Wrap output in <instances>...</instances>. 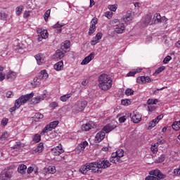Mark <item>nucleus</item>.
Wrapping results in <instances>:
<instances>
[{
  "label": "nucleus",
  "instance_id": "f257e3e1",
  "mask_svg": "<svg viewBox=\"0 0 180 180\" xmlns=\"http://www.w3.org/2000/svg\"><path fill=\"white\" fill-rule=\"evenodd\" d=\"M112 164L109 162V160L105 159H101L97 160V162L86 163L83 165L79 168V172L83 174V175H86L88 171H91L94 174H101L102 169L109 168Z\"/></svg>",
  "mask_w": 180,
  "mask_h": 180
},
{
  "label": "nucleus",
  "instance_id": "f03ea898",
  "mask_svg": "<svg viewBox=\"0 0 180 180\" xmlns=\"http://www.w3.org/2000/svg\"><path fill=\"white\" fill-rule=\"evenodd\" d=\"M98 81L99 89H101V91H103L104 92L109 91V89L112 88V85H113L112 77L105 73L98 77Z\"/></svg>",
  "mask_w": 180,
  "mask_h": 180
},
{
  "label": "nucleus",
  "instance_id": "7ed1b4c3",
  "mask_svg": "<svg viewBox=\"0 0 180 180\" xmlns=\"http://www.w3.org/2000/svg\"><path fill=\"white\" fill-rule=\"evenodd\" d=\"M34 96V94L33 93L21 96L18 99L15 101L14 106L10 108V112H15L16 109H19L20 106H22V105H25V103L28 102V101H30V99H32Z\"/></svg>",
  "mask_w": 180,
  "mask_h": 180
},
{
  "label": "nucleus",
  "instance_id": "20e7f679",
  "mask_svg": "<svg viewBox=\"0 0 180 180\" xmlns=\"http://www.w3.org/2000/svg\"><path fill=\"white\" fill-rule=\"evenodd\" d=\"M88 102L86 101H78L72 107V112L75 113H79L84 112L85 108H86Z\"/></svg>",
  "mask_w": 180,
  "mask_h": 180
},
{
  "label": "nucleus",
  "instance_id": "39448f33",
  "mask_svg": "<svg viewBox=\"0 0 180 180\" xmlns=\"http://www.w3.org/2000/svg\"><path fill=\"white\" fill-rule=\"evenodd\" d=\"M96 25H98V18L96 17L93 18L90 22L89 29L88 34L89 36H92L95 32H96Z\"/></svg>",
  "mask_w": 180,
  "mask_h": 180
},
{
  "label": "nucleus",
  "instance_id": "423d86ee",
  "mask_svg": "<svg viewBox=\"0 0 180 180\" xmlns=\"http://www.w3.org/2000/svg\"><path fill=\"white\" fill-rule=\"evenodd\" d=\"M37 33L38 34L39 41H41L43 39H47L49 37V32L47 31V30L37 28Z\"/></svg>",
  "mask_w": 180,
  "mask_h": 180
},
{
  "label": "nucleus",
  "instance_id": "0eeeda50",
  "mask_svg": "<svg viewBox=\"0 0 180 180\" xmlns=\"http://www.w3.org/2000/svg\"><path fill=\"white\" fill-rule=\"evenodd\" d=\"M133 123H140L141 122V114L139 111L135 110L130 115Z\"/></svg>",
  "mask_w": 180,
  "mask_h": 180
},
{
  "label": "nucleus",
  "instance_id": "6e6552de",
  "mask_svg": "<svg viewBox=\"0 0 180 180\" xmlns=\"http://www.w3.org/2000/svg\"><path fill=\"white\" fill-rule=\"evenodd\" d=\"M149 175H153V176L158 178L159 180L164 179V178L166 176L165 174H162L158 169L150 171Z\"/></svg>",
  "mask_w": 180,
  "mask_h": 180
},
{
  "label": "nucleus",
  "instance_id": "1a4fd4ad",
  "mask_svg": "<svg viewBox=\"0 0 180 180\" xmlns=\"http://www.w3.org/2000/svg\"><path fill=\"white\" fill-rule=\"evenodd\" d=\"M51 151L53 155H61V154L64 153V149L61 143L56 147L52 148Z\"/></svg>",
  "mask_w": 180,
  "mask_h": 180
},
{
  "label": "nucleus",
  "instance_id": "9d476101",
  "mask_svg": "<svg viewBox=\"0 0 180 180\" xmlns=\"http://www.w3.org/2000/svg\"><path fill=\"white\" fill-rule=\"evenodd\" d=\"M137 84H141V85L147 83L151 82V79L148 76H140L136 79Z\"/></svg>",
  "mask_w": 180,
  "mask_h": 180
},
{
  "label": "nucleus",
  "instance_id": "9b49d317",
  "mask_svg": "<svg viewBox=\"0 0 180 180\" xmlns=\"http://www.w3.org/2000/svg\"><path fill=\"white\" fill-rule=\"evenodd\" d=\"M95 58V53L92 52L89 56L85 57L81 63L82 65H86V64H89L92 60Z\"/></svg>",
  "mask_w": 180,
  "mask_h": 180
},
{
  "label": "nucleus",
  "instance_id": "f8f14e48",
  "mask_svg": "<svg viewBox=\"0 0 180 180\" xmlns=\"http://www.w3.org/2000/svg\"><path fill=\"white\" fill-rule=\"evenodd\" d=\"M153 19L155 21H157L158 23H167L168 19L165 17H161L160 13H155L153 16Z\"/></svg>",
  "mask_w": 180,
  "mask_h": 180
},
{
  "label": "nucleus",
  "instance_id": "ddd939ff",
  "mask_svg": "<svg viewBox=\"0 0 180 180\" xmlns=\"http://www.w3.org/2000/svg\"><path fill=\"white\" fill-rule=\"evenodd\" d=\"M35 59L39 65H43L46 63V59H44V55L41 53H38L35 56Z\"/></svg>",
  "mask_w": 180,
  "mask_h": 180
},
{
  "label": "nucleus",
  "instance_id": "4468645a",
  "mask_svg": "<svg viewBox=\"0 0 180 180\" xmlns=\"http://www.w3.org/2000/svg\"><path fill=\"white\" fill-rule=\"evenodd\" d=\"M45 98H46L45 94L34 97L31 101V102H32L31 105H37V103H40V102H41V101H44Z\"/></svg>",
  "mask_w": 180,
  "mask_h": 180
},
{
  "label": "nucleus",
  "instance_id": "2eb2a0df",
  "mask_svg": "<svg viewBox=\"0 0 180 180\" xmlns=\"http://www.w3.org/2000/svg\"><path fill=\"white\" fill-rule=\"evenodd\" d=\"M44 148V146L43 143H39L37 148L32 150V154H40V153L43 152V150Z\"/></svg>",
  "mask_w": 180,
  "mask_h": 180
},
{
  "label": "nucleus",
  "instance_id": "dca6fc26",
  "mask_svg": "<svg viewBox=\"0 0 180 180\" xmlns=\"http://www.w3.org/2000/svg\"><path fill=\"white\" fill-rule=\"evenodd\" d=\"M38 78L41 81H46V79L49 78V73H47V70H41L39 75H38Z\"/></svg>",
  "mask_w": 180,
  "mask_h": 180
},
{
  "label": "nucleus",
  "instance_id": "f3484780",
  "mask_svg": "<svg viewBox=\"0 0 180 180\" xmlns=\"http://www.w3.org/2000/svg\"><path fill=\"white\" fill-rule=\"evenodd\" d=\"M110 161L112 162V164H120L122 162V159L115 155L113 153L111 154Z\"/></svg>",
  "mask_w": 180,
  "mask_h": 180
},
{
  "label": "nucleus",
  "instance_id": "a211bd4d",
  "mask_svg": "<svg viewBox=\"0 0 180 180\" xmlns=\"http://www.w3.org/2000/svg\"><path fill=\"white\" fill-rule=\"evenodd\" d=\"M124 30H126V27L123 23L117 25V27L115 28V32L117 34H122V33L124 32Z\"/></svg>",
  "mask_w": 180,
  "mask_h": 180
},
{
  "label": "nucleus",
  "instance_id": "6ab92c4d",
  "mask_svg": "<svg viewBox=\"0 0 180 180\" xmlns=\"http://www.w3.org/2000/svg\"><path fill=\"white\" fill-rule=\"evenodd\" d=\"M103 139H105V132H103V131H101L96 134L95 141L96 143H101Z\"/></svg>",
  "mask_w": 180,
  "mask_h": 180
},
{
  "label": "nucleus",
  "instance_id": "aec40b11",
  "mask_svg": "<svg viewBox=\"0 0 180 180\" xmlns=\"http://www.w3.org/2000/svg\"><path fill=\"white\" fill-rule=\"evenodd\" d=\"M94 126L95 122H89L82 127V130H84V131H89L91 129H94Z\"/></svg>",
  "mask_w": 180,
  "mask_h": 180
},
{
  "label": "nucleus",
  "instance_id": "412c9836",
  "mask_svg": "<svg viewBox=\"0 0 180 180\" xmlns=\"http://www.w3.org/2000/svg\"><path fill=\"white\" fill-rule=\"evenodd\" d=\"M17 74L16 72H13V71H9L6 75V78L7 79V81H13L16 77H17Z\"/></svg>",
  "mask_w": 180,
  "mask_h": 180
},
{
  "label": "nucleus",
  "instance_id": "4be33fe9",
  "mask_svg": "<svg viewBox=\"0 0 180 180\" xmlns=\"http://www.w3.org/2000/svg\"><path fill=\"white\" fill-rule=\"evenodd\" d=\"M87 146H88V141H84L83 142H82L77 146V151H79V153H82V151L85 150V148L87 147Z\"/></svg>",
  "mask_w": 180,
  "mask_h": 180
},
{
  "label": "nucleus",
  "instance_id": "5701e85b",
  "mask_svg": "<svg viewBox=\"0 0 180 180\" xmlns=\"http://www.w3.org/2000/svg\"><path fill=\"white\" fill-rule=\"evenodd\" d=\"M66 51L63 50H57L55 53L56 58H59V60H61V58H63V57L65 56Z\"/></svg>",
  "mask_w": 180,
  "mask_h": 180
},
{
  "label": "nucleus",
  "instance_id": "b1692460",
  "mask_svg": "<svg viewBox=\"0 0 180 180\" xmlns=\"http://www.w3.org/2000/svg\"><path fill=\"white\" fill-rule=\"evenodd\" d=\"M63 68H64V63H63V60H60L54 65V69L56 71H61V70H63Z\"/></svg>",
  "mask_w": 180,
  "mask_h": 180
},
{
  "label": "nucleus",
  "instance_id": "393cba45",
  "mask_svg": "<svg viewBox=\"0 0 180 180\" xmlns=\"http://www.w3.org/2000/svg\"><path fill=\"white\" fill-rule=\"evenodd\" d=\"M70 46H71V42H70L68 40H66L64 41V43L62 44L61 50L63 51H67V50L70 49Z\"/></svg>",
  "mask_w": 180,
  "mask_h": 180
},
{
  "label": "nucleus",
  "instance_id": "a878e982",
  "mask_svg": "<svg viewBox=\"0 0 180 180\" xmlns=\"http://www.w3.org/2000/svg\"><path fill=\"white\" fill-rule=\"evenodd\" d=\"M124 22L127 23V25H129V23H131V22L133 20V15L131 14L127 13L124 17Z\"/></svg>",
  "mask_w": 180,
  "mask_h": 180
},
{
  "label": "nucleus",
  "instance_id": "bb28decb",
  "mask_svg": "<svg viewBox=\"0 0 180 180\" xmlns=\"http://www.w3.org/2000/svg\"><path fill=\"white\" fill-rule=\"evenodd\" d=\"M31 84L34 88H36L37 86H40L41 80L39 79V77H34Z\"/></svg>",
  "mask_w": 180,
  "mask_h": 180
},
{
  "label": "nucleus",
  "instance_id": "cd10ccee",
  "mask_svg": "<svg viewBox=\"0 0 180 180\" xmlns=\"http://www.w3.org/2000/svg\"><path fill=\"white\" fill-rule=\"evenodd\" d=\"M115 129V127H113V126H112V124H107L105 125L102 131L105 133H110V131H112V130H114Z\"/></svg>",
  "mask_w": 180,
  "mask_h": 180
},
{
  "label": "nucleus",
  "instance_id": "c85d7f7f",
  "mask_svg": "<svg viewBox=\"0 0 180 180\" xmlns=\"http://www.w3.org/2000/svg\"><path fill=\"white\" fill-rule=\"evenodd\" d=\"M27 169V167L25 165H20L18 168V172L19 174H25L26 169Z\"/></svg>",
  "mask_w": 180,
  "mask_h": 180
},
{
  "label": "nucleus",
  "instance_id": "c756f323",
  "mask_svg": "<svg viewBox=\"0 0 180 180\" xmlns=\"http://www.w3.org/2000/svg\"><path fill=\"white\" fill-rule=\"evenodd\" d=\"M112 153H114L120 160L124 156V150H123V149H119L116 152H114Z\"/></svg>",
  "mask_w": 180,
  "mask_h": 180
},
{
  "label": "nucleus",
  "instance_id": "7c9ffc66",
  "mask_svg": "<svg viewBox=\"0 0 180 180\" xmlns=\"http://www.w3.org/2000/svg\"><path fill=\"white\" fill-rule=\"evenodd\" d=\"M71 96H72V94H65L60 97V101H61V102H67V101H68Z\"/></svg>",
  "mask_w": 180,
  "mask_h": 180
},
{
  "label": "nucleus",
  "instance_id": "2f4dec72",
  "mask_svg": "<svg viewBox=\"0 0 180 180\" xmlns=\"http://www.w3.org/2000/svg\"><path fill=\"white\" fill-rule=\"evenodd\" d=\"M63 26H64V23H60L58 22L56 24H55L53 26V29H58V33H61V32H62L61 28L63 27Z\"/></svg>",
  "mask_w": 180,
  "mask_h": 180
},
{
  "label": "nucleus",
  "instance_id": "473e14b6",
  "mask_svg": "<svg viewBox=\"0 0 180 180\" xmlns=\"http://www.w3.org/2000/svg\"><path fill=\"white\" fill-rule=\"evenodd\" d=\"M158 124V122L156 120H153L148 124V130H151V129H153V127H155V126H157Z\"/></svg>",
  "mask_w": 180,
  "mask_h": 180
},
{
  "label": "nucleus",
  "instance_id": "72a5a7b5",
  "mask_svg": "<svg viewBox=\"0 0 180 180\" xmlns=\"http://www.w3.org/2000/svg\"><path fill=\"white\" fill-rule=\"evenodd\" d=\"M56 172H57V170L54 166H49L48 168H46L47 174H56Z\"/></svg>",
  "mask_w": 180,
  "mask_h": 180
},
{
  "label": "nucleus",
  "instance_id": "f704fd0d",
  "mask_svg": "<svg viewBox=\"0 0 180 180\" xmlns=\"http://www.w3.org/2000/svg\"><path fill=\"white\" fill-rule=\"evenodd\" d=\"M150 151L153 154H157V153H158V146H157V143L152 144Z\"/></svg>",
  "mask_w": 180,
  "mask_h": 180
},
{
  "label": "nucleus",
  "instance_id": "c9c22d12",
  "mask_svg": "<svg viewBox=\"0 0 180 180\" xmlns=\"http://www.w3.org/2000/svg\"><path fill=\"white\" fill-rule=\"evenodd\" d=\"M164 161H165V155H161L158 159L155 160V162L156 164H160L161 162H164Z\"/></svg>",
  "mask_w": 180,
  "mask_h": 180
},
{
  "label": "nucleus",
  "instance_id": "e433bc0d",
  "mask_svg": "<svg viewBox=\"0 0 180 180\" xmlns=\"http://www.w3.org/2000/svg\"><path fill=\"white\" fill-rule=\"evenodd\" d=\"M58 121H53L52 122H51L49 126L51 129V130H54V129H56L57 127V126H58Z\"/></svg>",
  "mask_w": 180,
  "mask_h": 180
},
{
  "label": "nucleus",
  "instance_id": "4c0bfd02",
  "mask_svg": "<svg viewBox=\"0 0 180 180\" xmlns=\"http://www.w3.org/2000/svg\"><path fill=\"white\" fill-rule=\"evenodd\" d=\"M49 131H51V128H50L49 125L47 124L41 131L40 134L41 136H43L44 133H49Z\"/></svg>",
  "mask_w": 180,
  "mask_h": 180
},
{
  "label": "nucleus",
  "instance_id": "58836bf2",
  "mask_svg": "<svg viewBox=\"0 0 180 180\" xmlns=\"http://www.w3.org/2000/svg\"><path fill=\"white\" fill-rule=\"evenodd\" d=\"M51 13V10L48 9L44 14V19L45 22H47V20H49V18H50Z\"/></svg>",
  "mask_w": 180,
  "mask_h": 180
},
{
  "label": "nucleus",
  "instance_id": "ea45409f",
  "mask_svg": "<svg viewBox=\"0 0 180 180\" xmlns=\"http://www.w3.org/2000/svg\"><path fill=\"white\" fill-rule=\"evenodd\" d=\"M22 11H23V6H19L15 8V13L18 16H20L22 14Z\"/></svg>",
  "mask_w": 180,
  "mask_h": 180
},
{
  "label": "nucleus",
  "instance_id": "a19ab883",
  "mask_svg": "<svg viewBox=\"0 0 180 180\" xmlns=\"http://www.w3.org/2000/svg\"><path fill=\"white\" fill-rule=\"evenodd\" d=\"M40 140H41V136L39 134H36L33 137V141H34V143H39Z\"/></svg>",
  "mask_w": 180,
  "mask_h": 180
},
{
  "label": "nucleus",
  "instance_id": "79ce46f5",
  "mask_svg": "<svg viewBox=\"0 0 180 180\" xmlns=\"http://www.w3.org/2000/svg\"><path fill=\"white\" fill-rule=\"evenodd\" d=\"M43 117H44V115L40 112H37L34 116V119H35V120H40L43 119Z\"/></svg>",
  "mask_w": 180,
  "mask_h": 180
},
{
  "label": "nucleus",
  "instance_id": "37998d69",
  "mask_svg": "<svg viewBox=\"0 0 180 180\" xmlns=\"http://www.w3.org/2000/svg\"><path fill=\"white\" fill-rule=\"evenodd\" d=\"M131 103V101L129 99H124L122 100L121 104L123 105V106H129Z\"/></svg>",
  "mask_w": 180,
  "mask_h": 180
},
{
  "label": "nucleus",
  "instance_id": "c03bdc74",
  "mask_svg": "<svg viewBox=\"0 0 180 180\" xmlns=\"http://www.w3.org/2000/svg\"><path fill=\"white\" fill-rule=\"evenodd\" d=\"M134 94V91L131 89H127L125 90V95L127 96H131Z\"/></svg>",
  "mask_w": 180,
  "mask_h": 180
},
{
  "label": "nucleus",
  "instance_id": "a18cd8bd",
  "mask_svg": "<svg viewBox=\"0 0 180 180\" xmlns=\"http://www.w3.org/2000/svg\"><path fill=\"white\" fill-rule=\"evenodd\" d=\"M151 22V16L146 15L145 17V26H148V24Z\"/></svg>",
  "mask_w": 180,
  "mask_h": 180
},
{
  "label": "nucleus",
  "instance_id": "49530a36",
  "mask_svg": "<svg viewBox=\"0 0 180 180\" xmlns=\"http://www.w3.org/2000/svg\"><path fill=\"white\" fill-rule=\"evenodd\" d=\"M108 9H110V11H111V12H116V11L117 9V5H116V4L109 5Z\"/></svg>",
  "mask_w": 180,
  "mask_h": 180
},
{
  "label": "nucleus",
  "instance_id": "de8ad7c7",
  "mask_svg": "<svg viewBox=\"0 0 180 180\" xmlns=\"http://www.w3.org/2000/svg\"><path fill=\"white\" fill-rule=\"evenodd\" d=\"M8 137H9V134L8 132H3L0 139L1 141L6 140V139H8Z\"/></svg>",
  "mask_w": 180,
  "mask_h": 180
},
{
  "label": "nucleus",
  "instance_id": "09e8293b",
  "mask_svg": "<svg viewBox=\"0 0 180 180\" xmlns=\"http://www.w3.org/2000/svg\"><path fill=\"white\" fill-rule=\"evenodd\" d=\"M173 174L175 175V176H180V166L174 169Z\"/></svg>",
  "mask_w": 180,
  "mask_h": 180
},
{
  "label": "nucleus",
  "instance_id": "8fccbe9b",
  "mask_svg": "<svg viewBox=\"0 0 180 180\" xmlns=\"http://www.w3.org/2000/svg\"><path fill=\"white\" fill-rule=\"evenodd\" d=\"M172 60V57L167 56L163 60V64H168Z\"/></svg>",
  "mask_w": 180,
  "mask_h": 180
},
{
  "label": "nucleus",
  "instance_id": "3c124183",
  "mask_svg": "<svg viewBox=\"0 0 180 180\" xmlns=\"http://www.w3.org/2000/svg\"><path fill=\"white\" fill-rule=\"evenodd\" d=\"M99 43V41L96 39V37H94L91 41V46H96Z\"/></svg>",
  "mask_w": 180,
  "mask_h": 180
},
{
  "label": "nucleus",
  "instance_id": "603ef678",
  "mask_svg": "<svg viewBox=\"0 0 180 180\" xmlns=\"http://www.w3.org/2000/svg\"><path fill=\"white\" fill-rule=\"evenodd\" d=\"M164 70H165V66H160L155 70V74H160V72H162Z\"/></svg>",
  "mask_w": 180,
  "mask_h": 180
},
{
  "label": "nucleus",
  "instance_id": "864d4df0",
  "mask_svg": "<svg viewBox=\"0 0 180 180\" xmlns=\"http://www.w3.org/2000/svg\"><path fill=\"white\" fill-rule=\"evenodd\" d=\"M145 180H159V179L156 176L150 174L149 176H147L146 177Z\"/></svg>",
  "mask_w": 180,
  "mask_h": 180
},
{
  "label": "nucleus",
  "instance_id": "5fc2aeb1",
  "mask_svg": "<svg viewBox=\"0 0 180 180\" xmlns=\"http://www.w3.org/2000/svg\"><path fill=\"white\" fill-rule=\"evenodd\" d=\"M21 146L22 143H20V142H17L13 147H11V148H13V150L19 149L20 148Z\"/></svg>",
  "mask_w": 180,
  "mask_h": 180
},
{
  "label": "nucleus",
  "instance_id": "6e6d98bb",
  "mask_svg": "<svg viewBox=\"0 0 180 180\" xmlns=\"http://www.w3.org/2000/svg\"><path fill=\"white\" fill-rule=\"evenodd\" d=\"M105 16H106L108 19H110V18L113 16V13L112 11H107L105 13Z\"/></svg>",
  "mask_w": 180,
  "mask_h": 180
},
{
  "label": "nucleus",
  "instance_id": "4d7b16f0",
  "mask_svg": "<svg viewBox=\"0 0 180 180\" xmlns=\"http://www.w3.org/2000/svg\"><path fill=\"white\" fill-rule=\"evenodd\" d=\"M57 106H58V103L57 102H52L49 105V107L51 108V109H56Z\"/></svg>",
  "mask_w": 180,
  "mask_h": 180
},
{
  "label": "nucleus",
  "instance_id": "13d9d810",
  "mask_svg": "<svg viewBox=\"0 0 180 180\" xmlns=\"http://www.w3.org/2000/svg\"><path fill=\"white\" fill-rule=\"evenodd\" d=\"M9 122V120L8 118H3L1 120V125L5 127L6 124H8V122Z\"/></svg>",
  "mask_w": 180,
  "mask_h": 180
},
{
  "label": "nucleus",
  "instance_id": "bf43d9fd",
  "mask_svg": "<svg viewBox=\"0 0 180 180\" xmlns=\"http://www.w3.org/2000/svg\"><path fill=\"white\" fill-rule=\"evenodd\" d=\"M162 119H164V115L161 114V115H158L154 120L158 123L160 122V120H162Z\"/></svg>",
  "mask_w": 180,
  "mask_h": 180
},
{
  "label": "nucleus",
  "instance_id": "052dcab7",
  "mask_svg": "<svg viewBox=\"0 0 180 180\" xmlns=\"http://www.w3.org/2000/svg\"><path fill=\"white\" fill-rule=\"evenodd\" d=\"M6 18H8V15H6V13H0V19H1V20H5V19H6Z\"/></svg>",
  "mask_w": 180,
  "mask_h": 180
},
{
  "label": "nucleus",
  "instance_id": "680f3d73",
  "mask_svg": "<svg viewBox=\"0 0 180 180\" xmlns=\"http://www.w3.org/2000/svg\"><path fill=\"white\" fill-rule=\"evenodd\" d=\"M102 32H98L94 37H96V39L98 40V41H100V40L102 39Z\"/></svg>",
  "mask_w": 180,
  "mask_h": 180
},
{
  "label": "nucleus",
  "instance_id": "e2e57ef3",
  "mask_svg": "<svg viewBox=\"0 0 180 180\" xmlns=\"http://www.w3.org/2000/svg\"><path fill=\"white\" fill-rule=\"evenodd\" d=\"M5 77H6V75L4 72H0V82H2L4 79H5Z\"/></svg>",
  "mask_w": 180,
  "mask_h": 180
},
{
  "label": "nucleus",
  "instance_id": "0e129e2a",
  "mask_svg": "<svg viewBox=\"0 0 180 180\" xmlns=\"http://www.w3.org/2000/svg\"><path fill=\"white\" fill-rule=\"evenodd\" d=\"M136 75V72L134 70L132 71H130L127 75V77H134Z\"/></svg>",
  "mask_w": 180,
  "mask_h": 180
},
{
  "label": "nucleus",
  "instance_id": "69168bd1",
  "mask_svg": "<svg viewBox=\"0 0 180 180\" xmlns=\"http://www.w3.org/2000/svg\"><path fill=\"white\" fill-rule=\"evenodd\" d=\"M164 143H165V141L163 139H158L157 143H156V146H161V144H164Z\"/></svg>",
  "mask_w": 180,
  "mask_h": 180
},
{
  "label": "nucleus",
  "instance_id": "338daca9",
  "mask_svg": "<svg viewBox=\"0 0 180 180\" xmlns=\"http://www.w3.org/2000/svg\"><path fill=\"white\" fill-rule=\"evenodd\" d=\"M120 123H124L126 122V116H122L119 118Z\"/></svg>",
  "mask_w": 180,
  "mask_h": 180
},
{
  "label": "nucleus",
  "instance_id": "774afa93",
  "mask_svg": "<svg viewBox=\"0 0 180 180\" xmlns=\"http://www.w3.org/2000/svg\"><path fill=\"white\" fill-rule=\"evenodd\" d=\"M6 98H12L13 93L12 91H8L6 94Z\"/></svg>",
  "mask_w": 180,
  "mask_h": 180
}]
</instances>
